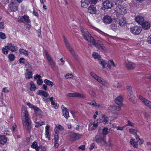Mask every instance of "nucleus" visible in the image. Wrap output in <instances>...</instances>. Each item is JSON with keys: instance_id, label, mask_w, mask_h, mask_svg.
<instances>
[{"instance_id": "4d7b16f0", "label": "nucleus", "mask_w": 151, "mask_h": 151, "mask_svg": "<svg viewBox=\"0 0 151 151\" xmlns=\"http://www.w3.org/2000/svg\"><path fill=\"white\" fill-rule=\"evenodd\" d=\"M43 83V81L42 79H39L37 81V83L40 86Z\"/></svg>"}, {"instance_id": "423d86ee", "label": "nucleus", "mask_w": 151, "mask_h": 151, "mask_svg": "<svg viewBox=\"0 0 151 151\" xmlns=\"http://www.w3.org/2000/svg\"><path fill=\"white\" fill-rule=\"evenodd\" d=\"M131 32L134 35H139L142 31L140 27L135 26L130 28Z\"/></svg>"}, {"instance_id": "20e7f679", "label": "nucleus", "mask_w": 151, "mask_h": 151, "mask_svg": "<svg viewBox=\"0 0 151 151\" xmlns=\"http://www.w3.org/2000/svg\"><path fill=\"white\" fill-rule=\"evenodd\" d=\"M92 43L94 46L97 47L99 50L104 52L106 51V48L105 47L100 41L97 40L96 41L95 40Z\"/></svg>"}, {"instance_id": "603ef678", "label": "nucleus", "mask_w": 151, "mask_h": 151, "mask_svg": "<svg viewBox=\"0 0 151 151\" xmlns=\"http://www.w3.org/2000/svg\"><path fill=\"white\" fill-rule=\"evenodd\" d=\"M0 38L2 39H4L6 38L5 34L3 32H0Z\"/></svg>"}, {"instance_id": "6ab92c4d", "label": "nucleus", "mask_w": 151, "mask_h": 151, "mask_svg": "<svg viewBox=\"0 0 151 151\" xmlns=\"http://www.w3.org/2000/svg\"><path fill=\"white\" fill-rule=\"evenodd\" d=\"M142 28L144 29H148L150 27V23L148 22H145L142 24Z\"/></svg>"}, {"instance_id": "39448f33", "label": "nucleus", "mask_w": 151, "mask_h": 151, "mask_svg": "<svg viewBox=\"0 0 151 151\" xmlns=\"http://www.w3.org/2000/svg\"><path fill=\"white\" fill-rule=\"evenodd\" d=\"M116 18L114 19L115 22L118 23L119 25L121 27L125 26L126 24V19L124 17H117Z\"/></svg>"}, {"instance_id": "58836bf2", "label": "nucleus", "mask_w": 151, "mask_h": 151, "mask_svg": "<svg viewBox=\"0 0 151 151\" xmlns=\"http://www.w3.org/2000/svg\"><path fill=\"white\" fill-rule=\"evenodd\" d=\"M30 84L31 86L30 90V91H35L36 90V87L34 82L33 81H31L30 82Z\"/></svg>"}, {"instance_id": "338daca9", "label": "nucleus", "mask_w": 151, "mask_h": 151, "mask_svg": "<svg viewBox=\"0 0 151 151\" xmlns=\"http://www.w3.org/2000/svg\"><path fill=\"white\" fill-rule=\"evenodd\" d=\"M24 58H20L19 59V62L20 64L23 63L24 64Z\"/></svg>"}, {"instance_id": "680f3d73", "label": "nucleus", "mask_w": 151, "mask_h": 151, "mask_svg": "<svg viewBox=\"0 0 151 151\" xmlns=\"http://www.w3.org/2000/svg\"><path fill=\"white\" fill-rule=\"evenodd\" d=\"M134 124L132 122H131L129 121H128V123L125 126H134Z\"/></svg>"}, {"instance_id": "f3484780", "label": "nucleus", "mask_w": 151, "mask_h": 151, "mask_svg": "<svg viewBox=\"0 0 151 151\" xmlns=\"http://www.w3.org/2000/svg\"><path fill=\"white\" fill-rule=\"evenodd\" d=\"M9 48V50L12 52H14L18 50V48L16 46H14L12 43H10L8 44V45L6 47Z\"/></svg>"}, {"instance_id": "6e6552de", "label": "nucleus", "mask_w": 151, "mask_h": 151, "mask_svg": "<svg viewBox=\"0 0 151 151\" xmlns=\"http://www.w3.org/2000/svg\"><path fill=\"white\" fill-rule=\"evenodd\" d=\"M103 9L105 10L109 9H110L113 6L112 3L110 2L109 0H106L105 1H103L102 3Z\"/></svg>"}, {"instance_id": "2f4dec72", "label": "nucleus", "mask_w": 151, "mask_h": 151, "mask_svg": "<svg viewBox=\"0 0 151 151\" xmlns=\"http://www.w3.org/2000/svg\"><path fill=\"white\" fill-rule=\"evenodd\" d=\"M69 50L70 51L73 58L77 60L78 59V55L76 54V53L74 50L72 48H71V49H69Z\"/></svg>"}, {"instance_id": "b1692460", "label": "nucleus", "mask_w": 151, "mask_h": 151, "mask_svg": "<svg viewBox=\"0 0 151 151\" xmlns=\"http://www.w3.org/2000/svg\"><path fill=\"white\" fill-rule=\"evenodd\" d=\"M37 94L40 96H42L45 97H47L49 96V94L47 93L43 90H38L37 91Z\"/></svg>"}, {"instance_id": "dca6fc26", "label": "nucleus", "mask_w": 151, "mask_h": 151, "mask_svg": "<svg viewBox=\"0 0 151 151\" xmlns=\"http://www.w3.org/2000/svg\"><path fill=\"white\" fill-rule=\"evenodd\" d=\"M143 17L142 16H139L135 18V21L139 24L142 25L144 21Z\"/></svg>"}, {"instance_id": "f8f14e48", "label": "nucleus", "mask_w": 151, "mask_h": 151, "mask_svg": "<svg viewBox=\"0 0 151 151\" xmlns=\"http://www.w3.org/2000/svg\"><path fill=\"white\" fill-rule=\"evenodd\" d=\"M96 7L93 5H90L88 8V12L90 14H95L96 13Z\"/></svg>"}, {"instance_id": "9b49d317", "label": "nucleus", "mask_w": 151, "mask_h": 151, "mask_svg": "<svg viewBox=\"0 0 151 151\" xmlns=\"http://www.w3.org/2000/svg\"><path fill=\"white\" fill-rule=\"evenodd\" d=\"M139 98L140 100L144 103L145 105L151 109V102L150 101L143 97L141 95L139 96Z\"/></svg>"}, {"instance_id": "e2e57ef3", "label": "nucleus", "mask_w": 151, "mask_h": 151, "mask_svg": "<svg viewBox=\"0 0 151 151\" xmlns=\"http://www.w3.org/2000/svg\"><path fill=\"white\" fill-rule=\"evenodd\" d=\"M108 109L110 111H114V106H111L108 107Z\"/></svg>"}, {"instance_id": "0eeeda50", "label": "nucleus", "mask_w": 151, "mask_h": 151, "mask_svg": "<svg viewBox=\"0 0 151 151\" xmlns=\"http://www.w3.org/2000/svg\"><path fill=\"white\" fill-rule=\"evenodd\" d=\"M116 11L119 14L123 15L127 12L126 8L122 6H118V7H116Z\"/></svg>"}, {"instance_id": "a211bd4d", "label": "nucleus", "mask_w": 151, "mask_h": 151, "mask_svg": "<svg viewBox=\"0 0 151 151\" xmlns=\"http://www.w3.org/2000/svg\"><path fill=\"white\" fill-rule=\"evenodd\" d=\"M81 6L84 7L86 8L90 3L89 0H82L81 1Z\"/></svg>"}, {"instance_id": "412c9836", "label": "nucleus", "mask_w": 151, "mask_h": 151, "mask_svg": "<svg viewBox=\"0 0 151 151\" xmlns=\"http://www.w3.org/2000/svg\"><path fill=\"white\" fill-rule=\"evenodd\" d=\"M138 141H136L134 139L132 138L130 139L129 143L132 145L134 147L137 148L138 147Z\"/></svg>"}, {"instance_id": "6e6d98bb", "label": "nucleus", "mask_w": 151, "mask_h": 151, "mask_svg": "<svg viewBox=\"0 0 151 151\" xmlns=\"http://www.w3.org/2000/svg\"><path fill=\"white\" fill-rule=\"evenodd\" d=\"M4 28V23L2 22H0V30L2 31Z\"/></svg>"}, {"instance_id": "7ed1b4c3", "label": "nucleus", "mask_w": 151, "mask_h": 151, "mask_svg": "<svg viewBox=\"0 0 151 151\" xmlns=\"http://www.w3.org/2000/svg\"><path fill=\"white\" fill-rule=\"evenodd\" d=\"M106 136L102 134L96 135L95 137V141L97 143H101L102 145L106 144Z\"/></svg>"}, {"instance_id": "2eb2a0df", "label": "nucleus", "mask_w": 151, "mask_h": 151, "mask_svg": "<svg viewBox=\"0 0 151 151\" xmlns=\"http://www.w3.org/2000/svg\"><path fill=\"white\" fill-rule=\"evenodd\" d=\"M126 66L127 68L129 70H132L135 67V64L131 62L126 63Z\"/></svg>"}, {"instance_id": "09e8293b", "label": "nucleus", "mask_w": 151, "mask_h": 151, "mask_svg": "<svg viewBox=\"0 0 151 151\" xmlns=\"http://www.w3.org/2000/svg\"><path fill=\"white\" fill-rule=\"evenodd\" d=\"M129 132L131 134H133L134 135H136L137 134V131L135 129H129Z\"/></svg>"}, {"instance_id": "393cba45", "label": "nucleus", "mask_w": 151, "mask_h": 151, "mask_svg": "<svg viewBox=\"0 0 151 151\" xmlns=\"http://www.w3.org/2000/svg\"><path fill=\"white\" fill-rule=\"evenodd\" d=\"M48 60L50 65H51L52 69L53 70H55L56 69V65L55 64V63L53 61L51 58L49 59V60Z\"/></svg>"}, {"instance_id": "de8ad7c7", "label": "nucleus", "mask_w": 151, "mask_h": 151, "mask_svg": "<svg viewBox=\"0 0 151 151\" xmlns=\"http://www.w3.org/2000/svg\"><path fill=\"white\" fill-rule=\"evenodd\" d=\"M8 57L11 61H13L14 60L15 57L14 54H10L9 55Z\"/></svg>"}, {"instance_id": "c85d7f7f", "label": "nucleus", "mask_w": 151, "mask_h": 151, "mask_svg": "<svg viewBox=\"0 0 151 151\" xmlns=\"http://www.w3.org/2000/svg\"><path fill=\"white\" fill-rule=\"evenodd\" d=\"M49 127L48 126H47L45 127V136L46 138H48L49 140H50V137L49 133Z\"/></svg>"}, {"instance_id": "ea45409f", "label": "nucleus", "mask_w": 151, "mask_h": 151, "mask_svg": "<svg viewBox=\"0 0 151 151\" xmlns=\"http://www.w3.org/2000/svg\"><path fill=\"white\" fill-rule=\"evenodd\" d=\"M46 150V148L45 146H40L36 149V151H45Z\"/></svg>"}, {"instance_id": "774afa93", "label": "nucleus", "mask_w": 151, "mask_h": 151, "mask_svg": "<svg viewBox=\"0 0 151 151\" xmlns=\"http://www.w3.org/2000/svg\"><path fill=\"white\" fill-rule=\"evenodd\" d=\"M45 55H46V57H47V60H49V59L51 58L49 56V54H48L47 52V51L45 50Z\"/></svg>"}, {"instance_id": "79ce46f5", "label": "nucleus", "mask_w": 151, "mask_h": 151, "mask_svg": "<svg viewBox=\"0 0 151 151\" xmlns=\"http://www.w3.org/2000/svg\"><path fill=\"white\" fill-rule=\"evenodd\" d=\"M63 115L66 119H68L69 117V111L68 110L63 111Z\"/></svg>"}, {"instance_id": "c756f323", "label": "nucleus", "mask_w": 151, "mask_h": 151, "mask_svg": "<svg viewBox=\"0 0 151 151\" xmlns=\"http://www.w3.org/2000/svg\"><path fill=\"white\" fill-rule=\"evenodd\" d=\"M99 60V64L101 65L102 66L103 68H105V66L106 64H107L106 61L103 59H101V58Z\"/></svg>"}, {"instance_id": "ddd939ff", "label": "nucleus", "mask_w": 151, "mask_h": 151, "mask_svg": "<svg viewBox=\"0 0 151 151\" xmlns=\"http://www.w3.org/2000/svg\"><path fill=\"white\" fill-rule=\"evenodd\" d=\"M70 135L72 138H73L74 140H76L80 139L82 135L79 134L74 132H71L70 133Z\"/></svg>"}, {"instance_id": "49530a36", "label": "nucleus", "mask_w": 151, "mask_h": 151, "mask_svg": "<svg viewBox=\"0 0 151 151\" xmlns=\"http://www.w3.org/2000/svg\"><path fill=\"white\" fill-rule=\"evenodd\" d=\"M122 86V84L118 82L112 85V86L114 88H120Z\"/></svg>"}, {"instance_id": "72a5a7b5", "label": "nucleus", "mask_w": 151, "mask_h": 151, "mask_svg": "<svg viewBox=\"0 0 151 151\" xmlns=\"http://www.w3.org/2000/svg\"><path fill=\"white\" fill-rule=\"evenodd\" d=\"M123 1V0H115L114 2L116 7H118V6H122L121 4Z\"/></svg>"}, {"instance_id": "e433bc0d", "label": "nucleus", "mask_w": 151, "mask_h": 151, "mask_svg": "<svg viewBox=\"0 0 151 151\" xmlns=\"http://www.w3.org/2000/svg\"><path fill=\"white\" fill-rule=\"evenodd\" d=\"M44 82L47 85L52 87L53 85V83L51 81L47 79H45L44 80Z\"/></svg>"}, {"instance_id": "3c124183", "label": "nucleus", "mask_w": 151, "mask_h": 151, "mask_svg": "<svg viewBox=\"0 0 151 151\" xmlns=\"http://www.w3.org/2000/svg\"><path fill=\"white\" fill-rule=\"evenodd\" d=\"M31 147L32 148H35V149L37 147V143L36 142H34L31 145Z\"/></svg>"}, {"instance_id": "1a4fd4ad", "label": "nucleus", "mask_w": 151, "mask_h": 151, "mask_svg": "<svg viewBox=\"0 0 151 151\" xmlns=\"http://www.w3.org/2000/svg\"><path fill=\"white\" fill-rule=\"evenodd\" d=\"M19 22L29 23L30 22L29 17L27 15H25L23 16L19 17L18 18Z\"/></svg>"}, {"instance_id": "5701e85b", "label": "nucleus", "mask_w": 151, "mask_h": 151, "mask_svg": "<svg viewBox=\"0 0 151 151\" xmlns=\"http://www.w3.org/2000/svg\"><path fill=\"white\" fill-rule=\"evenodd\" d=\"M123 99L121 96L117 97L115 100V103L118 105H120L122 103Z\"/></svg>"}, {"instance_id": "f704fd0d", "label": "nucleus", "mask_w": 151, "mask_h": 151, "mask_svg": "<svg viewBox=\"0 0 151 151\" xmlns=\"http://www.w3.org/2000/svg\"><path fill=\"white\" fill-rule=\"evenodd\" d=\"M19 52L21 54H23L26 56H28L29 55L28 51L23 49H20Z\"/></svg>"}, {"instance_id": "7c9ffc66", "label": "nucleus", "mask_w": 151, "mask_h": 151, "mask_svg": "<svg viewBox=\"0 0 151 151\" xmlns=\"http://www.w3.org/2000/svg\"><path fill=\"white\" fill-rule=\"evenodd\" d=\"M107 63V66L109 69H111V65L114 67H116V65L113 60H109L108 61V63Z\"/></svg>"}, {"instance_id": "5fc2aeb1", "label": "nucleus", "mask_w": 151, "mask_h": 151, "mask_svg": "<svg viewBox=\"0 0 151 151\" xmlns=\"http://www.w3.org/2000/svg\"><path fill=\"white\" fill-rule=\"evenodd\" d=\"M127 89L128 93H129L130 95H132L133 94V92L132 90V87L131 86H128Z\"/></svg>"}, {"instance_id": "aec40b11", "label": "nucleus", "mask_w": 151, "mask_h": 151, "mask_svg": "<svg viewBox=\"0 0 151 151\" xmlns=\"http://www.w3.org/2000/svg\"><path fill=\"white\" fill-rule=\"evenodd\" d=\"M98 82L104 86L106 87H108L109 85V83L107 81H106L105 80L102 79L101 77L99 79Z\"/></svg>"}, {"instance_id": "f257e3e1", "label": "nucleus", "mask_w": 151, "mask_h": 151, "mask_svg": "<svg viewBox=\"0 0 151 151\" xmlns=\"http://www.w3.org/2000/svg\"><path fill=\"white\" fill-rule=\"evenodd\" d=\"M22 111V120L24 129L29 133L32 127L31 119L26 109L23 108Z\"/></svg>"}, {"instance_id": "13d9d810", "label": "nucleus", "mask_w": 151, "mask_h": 151, "mask_svg": "<svg viewBox=\"0 0 151 151\" xmlns=\"http://www.w3.org/2000/svg\"><path fill=\"white\" fill-rule=\"evenodd\" d=\"M73 77V76L72 74H67L65 75V78L66 79L71 78H72Z\"/></svg>"}, {"instance_id": "f03ea898", "label": "nucleus", "mask_w": 151, "mask_h": 151, "mask_svg": "<svg viewBox=\"0 0 151 151\" xmlns=\"http://www.w3.org/2000/svg\"><path fill=\"white\" fill-rule=\"evenodd\" d=\"M82 35L84 39L87 41L89 43H92L95 40L93 38L90 34L88 32L83 29H81Z\"/></svg>"}, {"instance_id": "bb28decb", "label": "nucleus", "mask_w": 151, "mask_h": 151, "mask_svg": "<svg viewBox=\"0 0 151 151\" xmlns=\"http://www.w3.org/2000/svg\"><path fill=\"white\" fill-rule=\"evenodd\" d=\"M55 134L54 135V140L55 142H58L59 132L56 129H55Z\"/></svg>"}, {"instance_id": "473e14b6", "label": "nucleus", "mask_w": 151, "mask_h": 151, "mask_svg": "<svg viewBox=\"0 0 151 151\" xmlns=\"http://www.w3.org/2000/svg\"><path fill=\"white\" fill-rule=\"evenodd\" d=\"M10 8L12 11L15 12L17 10V4L12 3L10 5Z\"/></svg>"}, {"instance_id": "4c0bfd02", "label": "nucleus", "mask_w": 151, "mask_h": 151, "mask_svg": "<svg viewBox=\"0 0 151 151\" xmlns=\"http://www.w3.org/2000/svg\"><path fill=\"white\" fill-rule=\"evenodd\" d=\"M99 121L100 122H103L104 124H106L108 122V117L105 115H104L103 116L102 119H100Z\"/></svg>"}, {"instance_id": "c9c22d12", "label": "nucleus", "mask_w": 151, "mask_h": 151, "mask_svg": "<svg viewBox=\"0 0 151 151\" xmlns=\"http://www.w3.org/2000/svg\"><path fill=\"white\" fill-rule=\"evenodd\" d=\"M87 104L91 106H93L95 107H99L101 106V105L100 104H97L94 101H93L92 102H88Z\"/></svg>"}, {"instance_id": "864d4df0", "label": "nucleus", "mask_w": 151, "mask_h": 151, "mask_svg": "<svg viewBox=\"0 0 151 151\" xmlns=\"http://www.w3.org/2000/svg\"><path fill=\"white\" fill-rule=\"evenodd\" d=\"M64 42L65 44V46L67 48L68 50L69 49H71L72 48L70 46L69 44L68 43V42L65 39H64Z\"/></svg>"}, {"instance_id": "37998d69", "label": "nucleus", "mask_w": 151, "mask_h": 151, "mask_svg": "<svg viewBox=\"0 0 151 151\" xmlns=\"http://www.w3.org/2000/svg\"><path fill=\"white\" fill-rule=\"evenodd\" d=\"M6 46L4 47L2 50V52L4 54H7L9 51V48Z\"/></svg>"}, {"instance_id": "0e129e2a", "label": "nucleus", "mask_w": 151, "mask_h": 151, "mask_svg": "<svg viewBox=\"0 0 151 151\" xmlns=\"http://www.w3.org/2000/svg\"><path fill=\"white\" fill-rule=\"evenodd\" d=\"M114 111L117 110L119 111L121 109V107L119 106H114Z\"/></svg>"}, {"instance_id": "8fccbe9b", "label": "nucleus", "mask_w": 151, "mask_h": 151, "mask_svg": "<svg viewBox=\"0 0 151 151\" xmlns=\"http://www.w3.org/2000/svg\"><path fill=\"white\" fill-rule=\"evenodd\" d=\"M55 129H56L57 130V129L60 131H62L64 130V128L62 126L60 125H58V126H56Z\"/></svg>"}, {"instance_id": "a19ab883", "label": "nucleus", "mask_w": 151, "mask_h": 151, "mask_svg": "<svg viewBox=\"0 0 151 151\" xmlns=\"http://www.w3.org/2000/svg\"><path fill=\"white\" fill-rule=\"evenodd\" d=\"M93 57L95 59H97L98 60L100 59L101 56L99 55L98 53L94 52L92 54Z\"/></svg>"}, {"instance_id": "a878e982", "label": "nucleus", "mask_w": 151, "mask_h": 151, "mask_svg": "<svg viewBox=\"0 0 151 151\" xmlns=\"http://www.w3.org/2000/svg\"><path fill=\"white\" fill-rule=\"evenodd\" d=\"M29 69H26L27 73H25V77L27 79H30L32 77V71H29Z\"/></svg>"}, {"instance_id": "9d476101", "label": "nucleus", "mask_w": 151, "mask_h": 151, "mask_svg": "<svg viewBox=\"0 0 151 151\" xmlns=\"http://www.w3.org/2000/svg\"><path fill=\"white\" fill-rule=\"evenodd\" d=\"M67 96L68 97H77L78 98H84L86 96L82 94L74 92L73 93H69L67 94Z\"/></svg>"}, {"instance_id": "c03bdc74", "label": "nucleus", "mask_w": 151, "mask_h": 151, "mask_svg": "<svg viewBox=\"0 0 151 151\" xmlns=\"http://www.w3.org/2000/svg\"><path fill=\"white\" fill-rule=\"evenodd\" d=\"M109 132V130L108 128L104 127L102 129V134H102L106 136V135Z\"/></svg>"}, {"instance_id": "bf43d9fd", "label": "nucleus", "mask_w": 151, "mask_h": 151, "mask_svg": "<svg viewBox=\"0 0 151 151\" xmlns=\"http://www.w3.org/2000/svg\"><path fill=\"white\" fill-rule=\"evenodd\" d=\"M89 94L93 97H96V94L95 92L93 90H90L89 92Z\"/></svg>"}, {"instance_id": "a18cd8bd", "label": "nucleus", "mask_w": 151, "mask_h": 151, "mask_svg": "<svg viewBox=\"0 0 151 151\" xmlns=\"http://www.w3.org/2000/svg\"><path fill=\"white\" fill-rule=\"evenodd\" d=\"M90 74L93 78L96 80L98 81H99V79L101 78V77L98 76L95 73L92 72L90 73Z\"/></svg>"}, {"instance_id": "052dcab7", "label": "nucleus", "mask_w": 151, "mask_h": 151, "mask_svg": "<svg viewBox=\"0 0 151 151\" xmlns=\"http://www.w3.org/2000/svg\"><path fill=\"white\" fill-rule=\"evenodd\" d=\"M98 122L93 124V126L91 127L92 130H94L97 127H98Z\"/></svg>"}, {"instance_id": "69168bd1", "label": "nucleus", "mask_w": 151, "mask_h": 151, "mask_svg": "<svg viewBox=\"0 0 151 151\" xmlns=\"http://www.w3.org/2000/svg\"><path fill=\"white\" fill-rule=\"evenodd\" d=\"M111 28L112 30L115 31L116 30V26L115 24H111Z\"/></svg>"}, {"instance_id": "cd10ccee", "label": "nucleus", "mask_w": 151, "mask_h": 151, "mask_svg": "<svg viewBox=\"0 0 151 151\" xmlns=\"http://www.w3.org/2000/svg\"><path fill=\"white\" fill-rule=\"evenodd\" d=\"M33 109L36 115H39L41 114V110L38 107L36 106H35Z\"/></svg>"}, {"instance_id": "4468645a", "label": "nucleus", "mask_w": 151, "mask_h": 151, "mask_svg": "<svg viewBox=\"0 0 151 151\" xmlns=\"http://www.w3.org/2000/svg\"><path fill=\"white\" fill-rule=\"evenodd\" d=\"M103 20L104 23L107 24L111 23L112 21V19L110 17L106 15L104 17Z\"/></svg>"}, {"instance_id": "4be33fe9", "label": "nucleus", "mask_w": 151, "mask_h": 151, "mask_svg": "<svg viewBox=\"0 0 151 151\" xmlns=\"http://www.w3.org/2000/svg\"><path fill=\"white\" fill-rule=\"evenodd\" d=\"M7 141V138L4 135H0V144L2 145L5 144Z\"/></svg>"}]
</instances>
